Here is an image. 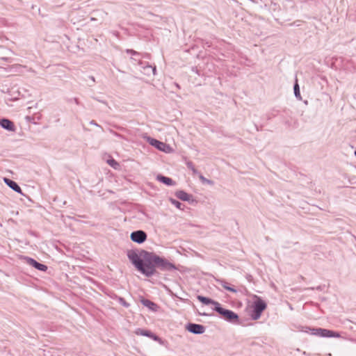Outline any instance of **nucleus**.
Here are the masks:
<instances>
[{
	"label": "nucleus",
	"instance_id": "nucleus-1",
	"mask_svg": "<svg viewBox=\"0 0 356 356\" xmlns=\"http://www.w3.org/2000/svg\"><path fill=\"white\" fill-rule=\"evenodd\" d=\"M143 261L139 270L145 276L149 277L155 275L157 268V254L147 250H142Z\"/></svg>",
	"mask_w": 356,
	"mask_h": 356
},
{
	"label": "nucleus",
	"instance_id": "nucleus-2",
	"mask_svg": "<svg viewBox=\"0 0 356 356\" xmlns=\"http://www.w3.org/2000/svg\"><path fill=\"white\" fill-rule=\"evenodd\" d=\"M213 310L220 315L224 320L232 323H236L238 321V315L232 310L223 308L221 305L216 304V307H213Z\"/></svg>",
	"mask_w": 356,
	"mask_h": 356
},
{
	"label": "nucleus",
	"instance_id": "nucleus-3",
	"mask_svg": "<svg viewBox=\"0 0 356 356\" xmlns=\"http://www.w3.org/2000/svg\"><path fill=\"white\" fill-rule=\"evenodd\" d=\"M143 250H130L127 251V257L134 267L139 271L143 261L142 256Z\"/></svg>",
	"mask_w": 356,
	"mask_h": 356
},
{
	"label": "nucleus",
	"instance_id": "nucleus-4",
	"mask_svg": "<svg viewBox=\"0 0 356 356\" xmlns=\"http://www.w3.org/2000/svg\"><path fill=\"white\" fill-rule=\"evenodd\" d=\"M267 305L261 298L257 297V300L252 304L251 318L257 320L261 317L262 312L266 309Z\"/></svg>",
	"mask_w": 356,
	"mask_h": 356
},
{
	"label": "nucleus",
	"instance_id": "nucleus-5",
	"mask_svg": "<svg viewBox=\"0 0 356 356\" xmlns=\"http://www.w3.org/2000/svg\"><path fill=\"white\" fill-rule=\"evenodd\" d=\"M157 262V268L163 271H171V270H177V267L175 264L170 262L168 260H167L164 257H161L159 255H157V260L156 261Z\"/></svg>",
	"mask_w": 356,
	"mask_h": 356
},
{
	"label": "nucleus",
	"instance_id": "nucleus-6",
	"mask_svg": "<svg viewBox=\"0 0 356 356\" xmlns=\"http://www.w3.org/2000/svg\"><path fill=\"white\" fill-rule=\"evenodd\" d=\"M147 235L143 230H136L131 233L130 238L132 241L141 244L147 239Z\"/></svg>",
	"mask_w": 356,
	"mask_h": 356
},
{
	"label": "nucleus",
	"instance_id": "nucleus-7",
	"mask_svg": "<svg viewBox=\"0 0 356 356\" xmlns=\"http://www.w3.org/2000/svg\"><path fill=\"white\" fill-rule=\"evenodd\" d=\"M186 329L191 333L202 334L205 332V327L201 324L189 323L186 325Z\"/></svg>",
	"mask_w": 356,
	"mask_h": 356
},
{
	"label": "nucleus",
	"instance_id": "nucleus-8",
	"mask_svg": "<svg viewBox=\"0 0 356 356\" xmlns=\"http://www.w3.org/2000/svg\"><path fill=\"white\" fill-rule=\"evenodd\" d=\"M26 263L30 266L34 267L35 269L45 272L47 270V266L43 264L38 262L33 258L31 257H25Z\"/></svg>",
	"mask_w": 356,
	"mask_h": 356
},
{
	"label": "nucleus",
	"instance_id": "nucleus-9",
	"mask_svg": "<svg viewBox=\"0 0 356 356\" xmlns=\"http://www.w3.org/2000/svg\"><path fill=\"white\" fill-rule=\"evenodd\" d=\"M147 141L152 146L156 147L157 149L165 152V148L166 147L167 145L165 143H163L161 141L158 140L157 139L147 137Z\"/></svg>",
	"mask_w": 356,
	"mask_h": 356
},
{
	"label": "nucleus",
	"instance_id": "nucleus-10",
	"mask_svg": "<svg viewBox=\"0 0 356 356\" xmlns=\"http://www.w3.org/2000/svg\"><path fill=\"white\" fill-rule=\"evenodd\" d=\"M0 126L9 131H14L15 130V127L13 122L7 118L0 119Z\"/></svg>",
	"mask_w": 356,
	"mask_h": 356
},
{
	"label": "nucleus",
	"instance_id": "nucleus-11",
	"mask_svg": "<svg viewBox=\"0 0 356 356\" xmlns=\"http://www.w3.org/2000/svg\"><path fill=\"white\" fill-rule=\"evenodd\" d=\"M5 184L17 193L22 194V191L20 186L15 181L5 177L3 179Z\"/></svg>",
	"mask_w": 356,
	"mask_h": 356
},
{
	"label": "nucleus",
	"instance_id": "nucleus-12",
	"mask_svg": "<svg viewBox=\"0 0 356 356\" xmlns=\"http://www.w3.org/2000/svg\"><path fill=\"white\" fill-rule=\"evenodd\" d=\"M321 337H339V334L332 330L320 328L319 327V335Z\"/></svg>",
	"mask_w": 356,
	"mask_h": 356
},
{
	"label": "nucleus",
	"instance_id": "nucleus-13",
	"mask_svg": "<svg viewBox=\"0 0 356 356\" xmlns=\"http://www.w3.org/2000/svg\"><path fill=\"white\" fill-rule=\"evenodd\" d=\"M140 302L142 303L143 305H144L145 307H147L151 311H153V312H156L159 308L158 305L156 303H154V302H152L148 299L142 298L140 300Z\"/></svg>",
	"mask_w": 356,
	"mask_h": 356
},
{
	"label": "nucleus",
	"instance_id": "nucleus-14",
	"mask_svg": "<svg viewBox=\"0 0 356 356\" xmlns=\"http://www.w3.org/2000/svg\"><path fill=\"white\" fill-rule=\"evenodd\" d=\"M156 180L169 186L175 185V181L171 178L162 175H158L156 176Z\"/></svg>",
	"mask_w": 356,
	"mask_h": 356
},
{
	"label": "nucleus",
	"instance_id": "nucleus-15",
	"mask_svg": "<svg viewBox=\"0 0 356 356\" xmlns=\"http://www.w3.org/2000/svg\"><path fill=\"white\" fill-rule=\"evenodd\" d=\"M175 196L178 199H179L182 201H187V202H189L192 197L191 195L188 194L187 193H186L184 191H182V190L177 191L175 193Z\"/></svg>",
	"mask_w": 356,
	"mask_h": 356
},
{
	"label": "nucleus",
	"instance_id": "nucleus-16",
	"mask_svg": "<svg viewBox=\"0 0 356 356\" xmlns=\"http://www.w3.org/2000/svg\"><path fill=\"white\" fill-rule=\"evenodd\" d=\"M197 300L201 302L204 305H213L214 307H216V304H219L218 302H216L209 298L204 297L202 296H198Z\"/></svg>",
	"mask_w": 356,
	"mask_h": 356
},
{
	"label": "nucleus",
	"instance_id": "nucleus-17",
	"mask_svg": "<svg viewBox=\"0 0 356 356\" xmlns=\"http://www.w3.org/2000/svg\"><path fill=\"white\" fill-rule=\"evenodd\" d=\"M302 331L314 336L319 335V328L304 327Z\"/></svg>",
	"mask_w": 356,
	"mask_h": 356
},
{
	"label": "nucleus",
	"instance_id": "nucleus-18",
	"mask_svg": "<svg viewBox=\"0 0 356 356\" xmlns=\"http://www.w3.org/2000/svg\"><path fill=\"white\" fill-rule=\"evenodd\" d=\"M152 332L149 330H143V329H140V328H138L135 331L136 334L144 336V337H149Z\"/></svg>",
	"mask_w": 356,
	"mask_h": 356
},
{
	"label": "nucleus",
	"instance_id": "nucleus-19",
	"mask_svg": "<svg viewBox=\"0 0 356 356\" xmlns=\"http://www.w3.org/2000/svg\"><path fill=\"white\" fill-rule=\"evenodd\" d=\"M293 92H294V95L295 97L300 100L302 99L301 97V95H300V87H299V85L298 83V81H296L294 86H293Z\"/></svg>",
	"mask_w": 356,
	"mask_h": 356
},
{
	"label": "nucleus",
	"instance_id": "nucleus-20",
	"mask_svg": "<svg viewBox=\"0 0 356 356\" xmlns=\"http://www.w3.org/2000/svg\"><path fill=\"white\" fill-rule=\"evenodd\" d=\"M221 285H222V286L225 289H226V290H227V291H231V292H233V293H236V291H236V289H234V287H232V286H230L229 285V284H228L227 282H226L225 281H221Z\"/></svg>",
	"mask_w": 356,
	"mask_h": 356
},
{
	"label": "nucleus",
	"instance_id": "nucleus-21",
	"mask_svg": "<svg viewBox=\"0 0 356 356\" xmlns=\"http://www.w3.org/2000/svg\"><path fill=\"white\" fill-rule=\"evenodd\" d=\"M200 179L201 180V181L203 183V184H209V185H213L214 184V182L213 181L211 180V179H207L206 177H204L203 175H200Z\"/></svg>",
	"mask_w": 356,
	"mask_h": 356
},
{
	"label": "nucleus",
	"instance_id": "nucleus-22",
	"mask_svg": "<svg viewBox=\"0 0 356 356\" xmlns=\"http://www.w3.org/2000/svg\"><path fill=\"white\" fill-rule=\"evenodd\" d=\"M118 302L122 305L123 307H126V308H128L129 306H130V304L128 303L125 300L124 298H122V297H118L117 298Z\"/></svg>",
	"mask_w": 356,
	"mask_h": 356
},
{
	"label": "nucleus",
	"instance_id": "nucleus-23",
	"mask_svg": "<svg viewBox=\"0 0 356 356\" xmlns=\"http://www.w3.org/2000/svg\"><path fill=\"white\" fill-rule=\"evenodd\" d=\"M170 201L172 203V204L175 206L177 209H181L182 204L180 202H179L177 200H175L173 198H170Z\"/></svg>",
	"mask_w": 356,
	"mask_h": 356
},
{
	"label": "nucleus",
	"instance_id": "nucleus-24",
	"mask_svg": "<svg viewBox=\"0 0 356 356\" xmlns=\"http://www.w3.org/2000/svg\"><path fill=\"white\" fill-rule=\"evenodd\" d=\"M107 163L115 169L119 166V163L113 159L108 160Z\"/></svg>",
	"mask_w": 356,
	"mask_h": 356
},
{
	"label": "nucleus",
	"instance_id": "nucleus-25",
	"mask_svg": "<svg viewBox=\"0 0 356 356\" xmlns=\"http://www.w3.org/2000/svg\"><path fill=\"white\" fill-rule=\"evenodd\" d=\"M149 338L153 339L155 341L159 342L160 343H162L161 339L155 334H154L153 332H152Z\"/></svg>",
	"mask_w": 356,
	"mask_h": 356
},
{
	"label": "nucleus",
	"instance_id": "nucleus-26",
	"mask_svg": "<svg viewBox=\"0 0 356 356\" xmlns=\"http://www.w3.org/2000/svg\"><path fill=\"white\" fill-rule=\"evenodd\" d=\"M143 69L144 70H150L151 72H152L153 75L156 74V69L155 66L152 67V65H147L145 67H143Z\"/></svg>",
	"mask_w": 356,
	"mask_h": 356
},
{
	"label": "nucleus",
	"instance_id": "nucleus-27",
	"mask_svg": "<svg viewBox=\"0 0 356 356\" xmlns=\"http://www.w3.org/2000/svg\"><path fill=\"white\" fill-rule=\"evenodd\" d=\"M187 167L193 171V173H197V170L195 169L194 165L192 162L187 163Z\"/></svg>",
	"mask_w": 356,
	"mask_h": 356
},
{
	"label": "nucleus",
	"instance_id": "nucleus-28",
	"mask_svg": "<svg viewBox=\"0 0 356 356\" xmlns=\"http://www.w3.org/2000/svg\"><path fill=\"white\" fill-rule=\"evenodd\" d=\"M127 52L128 54H131V55H134V56H136V55H138V54H139L137 51H134V50H133V49H127Z\"/></svg>",
	"mask_w": 356,
	"mask_h": 356
},
{
	"label": "nucleus",
	"instance_id": "nucleus-29",
	"mask_svg": "<svg viewBox=\"0 0 356 356\" xmlns=\"http://www.w3.org/2000/svg\"><path fill=\"white\" fill-rule=\"evenodd\" d=\"M1 59L3 60L9 62V63L13 62V58H9V57H1Z\"/></svg>",
	"mask_w": 356,
	"mask_h": 356
},
{
	"label": "nucleus",
	"instance_id": "nucleus-30",
	"mask_svg": "<svg viewBox=\"0 0 356 356\" xmlns=\"http://www.w3.org/2000/svg\"><path fill=\"white\" fill-rule=\"evenodd\" d=\"M72 100L76 104H79V101L76 97L73 98Z\"/></svg>",
	"mask_w": 356,
	"mask_h": 356
},
{
	"label": "nucleus",
	"instance_id": "nucleus-31",
	"mask_svg": "<svg viewBox=\"0 0 356 356\" xmlns=\"http://www.w3.org/2000/svg\"><path fill=\"white\" fill-rule=\"evenodd\" d=\"M95 100H97V101H98V102H101V103H103V104H106V102L102 101V99H97V98H96V97L95 98Z\"/></svg>",
	"mask_w": 356,
	"mask_h": 356
},
{
	"label": "nucleus",
	"instance_id": "nucleus-32",
	"mask_svg": "<svg viewBox=\"0 0 356 356\" xmlns=\"http://www.w3.org/2000/svg\"><path fill=\"white\" fill-rule=\"evenodd\" d=\"M90 124H94V125H95V126H99V125H98V124H97L94 120H92V121L90 122Z\"/></svg>",
	"mask_w": 356,
	"mask_h": 356
},
{
	"label": "nucleus",
	"instance_id": "nucleus-33",
	"mask_svg": "<svg viewBox=\"0 0 356 356\" xmlns=\"http://www.w3.org/2000/svg\"><path fill=\"white\" fill-rule=\"evenodd\" d=\"M146 72H145V74H147V75L149 74V72H151L150 70H145Z\"/></svg>",
	"mask_w": 356,
	"mask_h": 356
},
{
	"label": "nucleus",
	"instance_id": "nucleus-34",
	"mask_svg": "<svg viewBox=\"0 0 356 356\" xmlns=\"http://www.w3.org/2000/svg\"><path fill=\"white\" fill-rule=\"evenodd\" d=\"M316 290L321 291L322 287L321 286H318L316 288Z\"/></svg>",
	"mask_w": 356,
	"mask_h": 356
},
{
	"label": "nucleus",
	"instance_id": "nucleus-35",
	"mask_svg": "<svg viewBox=\"0 0 356 356\" xmlns=\"http://www.w3.org/2000/svg\"><path fill=\"white\" fill-rule=\"evenodd\" d=\"M91 80L95 81L94 77H92V78H91Z\"/></svg>",
	"mask_w": 356,
	"mask_h": 356
},
{
	"label": "nucleus",
	"instance_id": "nucleus-36",
	"mask_svg": "<svg viewBox=\"0 0 356 356\" xmlns=\"http://www.w3.org/2000/svg\"><path fill=\"white\" fill-rule=\"evenodd\" d=\"M305 104H307V100H306V101H305Z\"/></svg>",
	"mask_w": 356,
	"mask_h": 356
},
{
	"label": "nucleus",
	"instance_id": "nucleus-37",
	"mask_svg": "<svg viewBox=\"0 0 356 356\" xmlns=\"http://www.w3.org/2000/svg\"><path fill=\"white\" fill-rule=\"evenodd\" d=\"M355 156H356V150L355 151Z\"/></svg>",
	"mask_w": 356,
	"mask_h": 356
}]
</instances>
